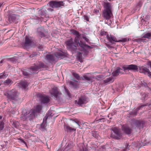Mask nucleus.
I'll use <instances>...</instances> for the list:
<instances>
[{
  "label": "nucleus",
  "instance_id": "1",
  "mask_svg": "<svg viewBox=\"0 0 151 151\" xmlns=\"http://www.w3.org/2000/svg\"><path fill=\"white\" fill-rule=\"evenodd\" d=\"M46 66L44 64L40 63L31 66L29 70H24L22 71V73L24 76L26 78L28 77L32 73H38L39 70L46 68Z\"/></svg>",
  "mask_w": 151,
  "mask_h": 151
},
{
  "label": "nucleus",
  "instance_id": "2",
  "mask_svg": "<svg viewBox=\"0 0 151 151\" xmlns=\"http://www.w3.org/2000/svg\"><path fill=\"white\" fill-rule=\"evenodd\" d=\"M4 94L8 101H17L20 99L19 96V93L15 89L8 90Z\"/></svg>",
  "mask_w": 151,
  "mask_h": 151
},
{
  "label": "nucleus",
  "instance_id": "3",
  "mask_svg": "<svg viewBox=\"0 0 151 151\" xmlns=\"http://www.w3.org/2000/svg\"><path fill=\"white\" fill-rule=\"evenodd\" d=\"M37 115L35 111L31 109L30 111L25 110L23 111V114L21 115V118L23 120L27 119L29 120L33 119Z\"/></svg>",
  "mask_w": 151,
  "mask_h": 151
},
{
  "label": "nucleus",
  "instance_id": "4",
  "mask_svg": "<svg viewBox=\"0 0 151 151\" xmlns=\"http://www.w3.org/2000/svg\"><path fill=\"white\" fill-rule=\"evenodd\" d=\"M78 42V41H76L75 39L74 41H73V39L71 38L65 42L68 48L71 50L73 53L75 52H76L77 49L76 44H77V42Z\"/></svg>",
  "mask_w": 151,
  "mask_h": 151
},
{
  "label": "nucleus",
  "instance_id": "5",
  "mask_svg": "<svg viewBox=\"0 0 151 151\" xmlns=\"http://www.w3.org/2000/svg\"><path fill=\"white\" fill-rule=\"evenodd\" d=\"M113 131L111 134L110 137L112 138L116 139H120L122 135L120 129L117 127H114L111 129Z\"/></svg>",
  "mask_w": 151,
  "mask_h": 151
},
{
  "label": "nucleus",
  "instance_id": "6",
  "mask_svg": "<svg viewBox=\"0 0 151 151\" xmlns=\"http://www.w3.org/2000/svg\"><path fill=\"white\" fill-rule=\"evenodd\" d=\"M49 6L52 8H58L62 7L64 6L65 3L62 1H57L51 0L49 3Z\"/></svg>",
  "mask_w": 151,
  "mask_h": 151
},
{
  "label": "nucleus",
  "instance_id": "7",
  "mask_svg": "<svg viewBox=\"0 0 151 151\" xmlns=\"http://www.w3.org/2000/svg\"><path fill=\"white\" fill-rule=\"evenodd\" d=\"M37 97L42 104H47L50 101L49 97L44 96L40 93L38 94L37 95Z\"/></svg>",
  "mask_w": 151,
  "mask_h": 151
},
{
  "label": "nucleus",
  "instance_id": "8",
  "mask_svg": "<svg viewBox=\"0 0 151 151\" xmlns=\"http://www.w3.org/2000/svg\"><path fill=\"white\" fill-rule=\"evenodd\" d=\"M122 68L123 69V71L125 72L127 70L132 71L134 72L137 71L138 70V67L137 65L133 64L124 65L123 67Z\"/></svg>",
  "mask_w": 151,
  "mask_h": 151
},
{
  "label": "nucleus",
  "instance_id": "9",
  "mask_svg": "<svg viewBox=\"0 0 151 151\" xmlns=\"http://www.w3.org/2000/svg\"><path fill=\"white\" fill-rule=\"evenodd\" d=\"M50 95L52 97H54L56 99L59 98L61 93L58 91L56 87L52 88L50 91Z\"/></svg>",
  "mask_w": 151,
  "mask_h": 151
},
{
  "label": "nucleus",
  "instance_id": "10",
  "mask_svg": "<svg viewBox=\"0 0 151 151\" xmlns=\"http://www.w3.org/2000/svg\"><path fill=\"white\" fill-rule=\"evenodd\" d=\"M139 72L145 74H147L151 78V72L148 69L144 66L139 67Z\"/></svg>",
  "mask_w": 151,
  "mask_h": 151
},
{
  "label": "nucleus",
  "instance_id": "11",
  "mask_svg": "<svg viewBox=\"0 0 151 151\" xmlns=\"http://www.w3.org/2000/svg\"><path fill=\"white\" fill-rule=\"evenodd\" d=\"M87 102V100L86 98L83 96L80 97L78 102L77 101H75V103H77L79 106H81L82 105L86 104Z\"/></svg>",
  "mask_w": 151,
  "mask_h": 151
},
{
  "label": "nucleus",
  "instance_id": "12",
  "mask_svg": "<svg viewBox=\"0 0 151 151\" xmlns=\"http://www.w3.org/2000/svg\"><path fill=\"white\" fill-rule=\"evenodd\" d=\"M123 69H122L119 67H117L115 70L112 73V75L114 77H116L119 75L120 74H123Z\"/></svg>",
  "mask_w": 151,
  "mask_h": 151
},
{
  "label": "nucleus",
  "instance_id": "13",
  "mask_svg": "<svg viewBox=\"0 0 151 151\" xmlns=\"http://www.w3.org/2000/svg\"><path fill=\"white\" fill-rule=\"evenodd\" d=\"M134 124L136 127L139 129L143 128L145 124L144 122L143 121L137 120L134 121Z\"/></svg>",
  "mask_w": 151,
  "mask_h": 151
},
{
  "label": "nucleus",
  "instance_id": "14",
  "mask_svg": "<svg viewBox=\"0 0 151 151\" xmlns=\"http://www.w3.org/2000/svg\"><path fill=\"white\" fill-rule=\"evenodd\" d=\"M112 15L111 11L104 10L103 16L106 20L109 19Z\"/></svg>",
  "mask_w": 151,
  "mask_h": 151
},
{
  "label": "nucleus",
  "instance_id": "15",
  "mask_svg": "<svg viewBox=\"0 0 151 151\" xmlns=\"http://www.w3.org/2000/svg\"><path fill=\"white\" fill-rule=\"evenodd\" d=\"M151 37V33L147 32L143 33L142 35V37L139 39V40L143 42H145V40L144 38L150 39Z\"/></svg>",
  "mask_w": 151,
  "mask_h": 151
},
{
  "label": "nucleus",
  "instance_id": "16",
  "mask_svg": "<svg viewBox=\"0 0 151 151\" xmlns=\"http://www.w3.org/2000/svg\"><path fill=\"white\" fill-rule=\"evenodd\" d=\"M122 129L124 132L128 135L130 134L132 131V129L127 125H123L122 127Z\"/></svg>",
  "mask_w": 151,
  "mask_h": 151
},
{
  "label": "nucleus",
  "instance_id": "17",
  "mask_svg": "<svg viewBox=\"0 0 151 151\" xmlns=\"http://www.w3.org/2000/svg\"><path fill=\"white\" fill-rule=\"evenodd\" d=\"M31 40L30 38L29 37L26 36L25 39V42L24 44V47L26 48H27L31 45Z\"/></svg>",
  "mask_w": 151,
  "mask_h": 151
},
{
  "label": "nucleus",
  "instance_id": "18",
  "mask_svg": "<svg viewBox=\"0 0 151 151\" xmlns=\"http://www.w3.org/2000/svg\"><path fill=\"white\" fill-rule=\"evenodd\" d=\"M106 38L110 42L112 43V41L118 42V40L116 38L113 36H111V35H106Z\"/></svg>",
  "mask_w": 151,
  "mask_h": 151
},
{
  "label": "nucleus",
  "instance_id": "19",
  "mask_svg": "<svg viewBox=\"0 0 151 151\" xmlns=\"http://www.w3.org/2000/svg\"><path fill=\"white\" fill-rule=\"evenodd\" d=\"M45 59L49 63H52L55 60L54 56L52 55H47L45 57Z\"/></svg>",
  "mask_w": 151,
  "mask_h": 151
},
{
  "label": "nucleus",
  "instance_id": "20",
  "mask_svg": "<svg viewBox=\"0 0 151 151\" xmlns=\"http://www.w3.org/2000/svg\"><path fill=\"white\" fill-rule=\"evenodd\" d=\"M104 10L111 11V4L109 2H105L104 4Z\"/></svg>",
  "mask_w": 151,
  "mask_h": 151
},
{
  "label": "nucleus",
  "instance_id": "21",
  "mask_svg": "<svg viewBox=\"0 0 151 151\" xmlns=\"http://www.w3.org/2000/svg\"><path fill=\"white\" fill-rule=\"evenodd\" d=\"M79 38L78 39V42H77V44H76V47L79 46L83 49H84L85 48H86V44L85 43L82 41H79Z\"/></svg>",
  "mask_w": 151,
  "mask_h": 151
},
{
  "label": "nucleus",
  "instance_id": "22",
  "mask_svg": "<svg viewBox=\"0 0 151 151\" xmlns=\"http://www.w3.org/2000/svg\"><path fill=\"white\" fill-rule=\"evenodd\" d=\"M16 19V16L14 14H12L9 16L8 20L9 22L12 23L14 22Z\"/></svg>",
  "mask_w": 151,
  "mask_h": 151
},
{
  "label": "nucleus",
  "instance_id": "23",
  "mask_svg": "<svg viewBox=\"0 0 151 151\" xmlns=\"http://www.w3.org/2000/svg\"><path fill=\"white\" fill-rule=\"evenodd\" d=\"M46 10H40L38 12L39 15L41 16V18H44L46 16Z\"/></svg>",
  "mask_w": 151,
  "mask_h": 151
},
{
  "label": "nucleus",
  "instance_id": "24",
  "mask_svg": "<svg viewBox=\"0 0 151 151\" xmlns=\"http://www.w3.org/2000/svg\"><path fill=\"white\" fill-rule=\"evenodd\" d=\"M72 33L76 36L74 39L76 41H78V39L80 38L81 35L79 32L75 30H73L72 31Z\"/></svg>",
  "mask_w": 151,
  "mask_h": 151
},
{
  "label": "nucleus",
  "instance_id": "25",
  "mask_svg": "<svg viewBox=\"0 0 151 151\" xmlns=\"http://www.w3.org/2000/svg\"><path fill=\"white\" fill-rule=\"evenodd\" d=\"M78 82L75 80H73V81H70L69 82L70 85L74 88H76L78 87Z\"/></svg>",
  "mask_w": 151,
  "mask_h": 151
},
{
  "label": "nucleus",
  "instance_id": "26",
  "mask_svg": "<svg viewBox=\"0 0 151 151\" xmlns=\"http://www.w3.org/2000/svg\"><path fill=\"white\" fill-rule=\"evenodd\" d=\"M20 85L23 89H25L28 86L27 83L26 81H23L20 83Z\"/></svg>",
  "mask_w": 151,
  "mask_h": 151
},
{
  "label": "nucleus",
  "instance_id": "27",
  "mask_svg": "<svg viewBox=\"0 0 151 151\" xmlns=\"http://www.w3.org/2000/svg\"><path fill=\"white\" fill-rule=\"evenodd\" d=\"M55 55L57 58L61 59L63 58L64 55L61 52H55Z\"/></svg>",
  "mask_w": 151,
  "mask_h": 151
},
{
  "label": "nucleus",
  "instance_id": "28",
  "mask_svg": "<svg viewBox=\"0 0 151 151\" xmlns=\"http://www.w3.org/2000/svg\"><path fill=\"white\" fill-rule=\"evenodd\" d=\"M65 129V130L67 131H70L72 132V131H76V129L74 128H72L69 126L67 125H65L64 126Z\"/></svg>",
  "mask_w": 151,
  "mask_h": 151
},
{
  "label": "nucleus",
  "instance_id": "29",
  "mask_svg": "<svg viewBox=\"0 0 151 151\" xmlns=\"http://www.w3.org/2000/svg\"><path fill=\"white\" fill-rule=\"evenodd\" d=\"M114 81V79L112 77H110L104 80L103 82L104 83L107 84L108 83H112Z\"/></svg>",
  "mask_w": 151,
  "mask_h": 151
},
{
  "label": "nucleus",
  "instance_id": "30",
  "mask_svg": "<svg viewBox=\"0 0 151 151\" xmlns=\"http://www.w3.org/2000/svg\"><path fill=\"white\" fill-rule=\"evenodd\" d=\"M48 118V116H46L45 117V118L43 119V122L42 124H41V127L42 129H44L46 127V120Z\"/></svg>",
  "mask_w": 151,
  "mask_h": 151
},
{
  "label": "nucleus",
  "instance_id": "31",
  "mask_svg": "<svg viewBox=\"0 0 151 151\" xmlns=\"http://www.w3.org/2000/svg\"><path fill=\"white\" fill-rule=\"evenodd\" d=\"M82 79L83 80L91 81V82H92V77L91 76L88 77L86 75H84L82 77Z\"/></svg>",
  "mask_w": 151,
  "mask_h": 151
},
{
  "label": "nucleus",
  "instance_id": "32",
  "mask_svg": "<svg viewBox=\"0 0 151 151\" xmlns=\"http://www.w3.org/2000/svg\"><path fill=\"white\" fill-rule=\"evenodd\" d=\"M42 106L41 105H37L35 107V109L33 110L35 111V112L37 114V113L40 112L42 109Z\"/></svg>",
  "mask_w": 151,
  "mask_h": 151
},
{
  "label": "nucleus",
  "instance_id": "33",
  "mask_svg": "<svg viewBox=\"0 0 151 151\" xmlns=\"http://www.w3.org/2000/svg\"><path fill=\"white\" fill-rule=\"evenodd\" d=\"M8 76V74L6 72H4L3 73L0 74V79L5 78Z\"/></svg>",
  "mask_w": 151,
  "mask_h": 151
},
{
  "label": "nucleus",
  "instance_id": "34",
  "mask_svg": "<svg viewBox=\"0 0 151 151\" xmlns=\"http://www.w3.org/2000/svg\"><path fill=\"white\" fill-rule=\"evenodd\" d=\"M73 76L77 80H79L80 77L78 74L76 73H72Z\"/></svg>",
  "mask_w": 151,
  "mask_h": 151
},
{
  "label": "nucleus",
  "instance_id": "35",
  "mask_svg": "<svg viewBox=\"0 0 151 151\" xmlns=\"http://www.w3.org/2000/svg\"><path fill=\"white\" fill-rule=\"evenodd\" d=\"M5 83L6 85H9L12 83V82L10 79H8L6 81Z\"/></svg>",
  "mask_w": 151,
  "mask_h": 151
},
{
  "label": "nucleus",
  "instance_id": "36",
  "mask_svg": "<svg viewBox=\"0 0 151 151\" xmlns=\"http://www.w3.org/2000/svg\"><path fill=\"white\" fill-rule=\"evenodd\" d=\"M65 93H66L68 97L69 98H70L71 97V95L70 92H69L68 90L66 89V88H65Z\"/></svg>",
  "mask_w": 151,
  "mask_h": 151
},
{
  "label": "nucleus",
  "instance_id": "37",
  "mask_svg": "<svg viewBox=\"0 0 151 151\" xmlns=\"http://www.w3.org/2000/svg\"><path fill=\"white\" fill-rule=\"evenodd\" d=\"M37 33L39 36H40V37H45V35L44 33L40 31H39V30H38L37 31Z\"/></svg>",
  "mask_w": 151,
  "mask_h": 151
},
{
  "label": "nucleus",
  "instance_id": "38",
  "mask_svg": "<svg viewBox=\"0 0 151 151\" xmlns=\"http://www.w3.org/2000/svg\"><path fill=\"white\" fill-rule=\"evenodd\" d=\"M140 84L141 86H142L146 87L147 86V84L145 82L143 81H141L140 82Z\"/></svg>",
  "mask_w": 151,
  "mask_h": 151
},
{
  "label": "nucleus",
  "instance_id": "39",
  "mask_svg": "<svg viewBox=\"0 0 151 151\" xmlns=\"http://www.w3.org/2000/svg\"><path fill=\"white\" fill-rule=\"evenodd\" d=\"M147 104H145L144 105H141L139 106L137 109L136 110L137 111H138L139 110L141 109L142 108L144 107L145 106H147Z\"/></svg>",
  "mask_w": 151,
  "mask_h": 151
},
{
  "label": "nucleus",
  "instance_id": "40",
  "mask_svg": "<svg viewBox=\"0 0 151 151\" xmlns=\"http://www.w3.org/2000/svg\"><path fill=\"white\" fill-rule=\"evenodd\" d=\"M4 124L3 121H1L0 122V130H2L4 127Z\"/></svg>",
  "mask_w": 151,
  "mask_h": 151
},
{
  "label": "nucleus",
  "instance_id": "41",
  "mask_svg": "<svg viewBox=\"0 0 151 151\" xmlns=\"http://www.w3.org/2000/svg\"><path fill=\"white\" fill-rule=\"evenodd\" d=\"M82 38L84 39L88 43H89V39L87 38L86 36L85 35H83L82 36Z\"/></svg>",
  "mask_w": 151,
  "mask_h": 151
},
{
  "label": "nucleus",
  "instance_id": "42",
  "mask_svg": "<svg viewBox=\"0 0 151 151\" xmlns=\"http://www.w3.org/2000/svg\"><path fill=\"white\" fill-rule=\"evenodd\" d=\"M127 40V38H123L121 40H118V42H126Z\"/></svg>",
  "mask_w": 151,
  "mask_h": 151
},
{
  "label": "nucleus",
  "instance_id": "43",
  "mask_svg": "<svg viewBox=\"0 0 151 151\" xmlns=\"http://www.w3.org/2000/svg\"><path fill=\"white\" fill-rule=\"evenodd\" d=\"M37 54V53L35 52H33L30 56H29V57L30 58H32L34 57L35 56H36Z\"/></svg>",
  "mask_w": 151,
  "mask_h": 151
},
{
  "label": "nucleus",
  "instance_id": "44",
  "mask_svg": "<svg viewBox=\"0 0 151 151\" xmlns=\"http://www.w3.org/2000/svg\"><path fill=\"white\" fill-rule=\"evenodd\" d=\"M84 19L86 21L89 22V17L87 15H85L83 16Z\"/></svg>",
  "mask_w": 151,
  "mask_h": 151
},
{
  "label": "nucleus",
  "instance_id": "45",
  "mask_svg": "<svg viewBox=\"0 0 151 151\" xmlns=\"http://www.w3.org/2000/svg\"><path fill=\"white\" fill-rule=\"evenodd\" d=\"M78 58L79 60H80L82 58V53L80 52H78Z\"/></svg>",
  "mask_w": 151,
  "mask_h": 151
},
{
  "label": "nucleus",
  "instance_id": "46",
  "mask_svg": "<svg viewBox=\"0 0 151 151\" xmlns=\"http://www.w3.org/2000/svg\"><path fill=\"white\" fill-rule=\"evenodd\" d=\"M107 32L105 31H101V35L104 36L106 35Z\"/></svg>",
  "mask_w": 151,
  "mask_h": 151
},
{
  "label": "nucleus",
  "instance_id": "47",
  "mask_svg": "<svg viewBox=\"0 0 151 151\" xmlns=\"http://www.w3.org/2000/svg\"><path fill=\"white\" fill-rule=\"evenodd\" d=\"M73 121L78 125L79 127H80V125H79V122L78 121L77 119H75V120Z\"/></svg>",
  "mask_w": 151,
  "mask_h": 151
},
{
  "label": "nucleus",
  "instance_id": "48",
  "mask_svg": "<svg viewBox=\"0 0 151 151\" xmlns=\"http://www.w3.org/2000/svg\"><path fill=\"white\" fill-rule=\"evenodd\" d=\"M97 133L96 132H94L93 133V135L94 137L96 138L97 137Z\"/></svg>",
  "mask_w": 151,
  "mask_h": 151
},
{
  "label": "nucleus",
  "instance_id": "49",
  "mask_svg": "<svg viewBox=\"0 0 151 151\" xmlns=\"http://www.w3.org/2000/svg\"><path fill=\"white\" fill-rule=\"evenodd\" d=\"M93 12L95 13H96L97 14L99 13V10L97 9H94L93 11Z\"/></svg>",
  "mask_w": 151,
  "mask_h": 151
},
{
  "label": "nucleus",
  "instance_id": "50",
  "mask_svg": "<svg viewBox=\"0 0 151 151\" xmlns=\"http://www.w3.org/2000/svg\"><path fill=\"white\" fill-rule=\"evenodd\" d=\"M43 46H42V45H40L39 46V50H43Z\"/></svg>",
  "mask_w": 151,
  "mask_h": 151
},
{
  "label": "nucleus",
  "instance_id": "51",
  "mask_svg": "<svg viewBox=\"0 0 151 151\" xmlns=\"http://www.w3.org/2000/svg\"><path fill=\"white\" fill-rule=\"evenodd\" d=\"M102 78V76L100 75H98L96 76V79H97L98 78Z\"/></svg>",
  "mask_w": 151,
  "mask_h": 151
},
{
  "label": "nucleus",
  "instance_id": "52",
  "mask_svg": "<svg viewBox=\"0 0 151 151\" xmlns=\"http://www.w3.org/2000/svg\"><path fill=\"white\" fill-rule=\"evenodd\" d=\"M147 65L148 66H149L150 67H151V61H149L147 63Z\"/></svg>",
  "mask_w": 151,
  "mask_h": 151
},
{
  "label": "nucleus",
  "instance_id": "53",
  "mask_svg": "<svg viewBox=\"0 0 151 151\" xmlns=\"http://www.w3.org/2000/svg\"><path fill=\"white\" fill-rule=\"evenodd\" d=\"M20 141L21 142H22L23 143H24L26 145V142L22 139H20Z\"/></svg>",
  "mask_w": 151,
  "mask_h": 151
},
{
  "label": "nucleus",
  "instance_id": "54",
  "mask_svg": "<svg viewBox=\"0 0 151 151\" xmlns=\"http://www.w3.org/2000/svg\"><path fill=\"white\" fill-rule=\"evenodd\" d=\"M86 47H87L89 49H91L92 48V47H91L90 46H89L86 44Z\"/></svg>",
  "mask_w": 151,
  "mask_h": 151
},
{
  "label": "nucleus",
  "instance_id": "55",
  "mask_svg": "<svg viewBox=\"0 0 151 151\" xmlns=\"http://www.w3.org/2000/svg\"><path fill=\"white\" fill-rule=\"evenodd\" d=\"M47 10L49 11H53V9L51 8H49L47 9Z\"/></svg>",
  "mask_w": 151,
  "mask_h": 151
},
{
  "label": "nucleus",
  "instance_id": "56",
  "mask_svg": "<svg viewBox=\"0 0 151 151\" xmlns=\"http://www.w3.org/2000/svg\"><path fill=\"white\" fill-rule=\"evenodd\" d=\"M87 149L86 148H85L84 149L83 148L82 150L81 151H87Z\"/></svg>",
  "mask_w": 151,
  "mask_h": 151
},
{
  "label": "nucleus",
  "instance_id": "57",
  "mask_svg": "<svg viewBox=\"0 0 151 151\" xmlns=\"http://www.w3.org/2000/svg\"><path fill=\"white\" fill-rule=\"evenodd\" d=\"M132 113L134 115H136L137 113L136 112H134L133 111H132Z\"/></svg>",
  "mask_w": 151,
  "mask_h": 151
},
{
  "label": "nucleus",
  "instance_id": "58",
  "mask_svg": "<svg viewBox=\"0 0 151 151\" xmlns=\"http://www.w3.org/2000/svg\"><path fill=\"white\" fill-rule=\"evenodd\" d=\"M2 118V117L0 115V119H1Z\"/></svg>",
  "mask_w": 151,
  "mask_h": 151
},
{
  "label": "nucleus",
  "instance_id": "59",
  "mask_svg": "<svg viewBox=\"0 0 151 151\" xmlns=\"http://www.w3.org/2000/svg\"><path fill=\"white\" fill-rule=\"evenodd\" d=\"M126 149H126L124 150H123V151H126Z\"/></svg>",
  "mask_w": 151,
  "mask_h": 151
},
{
  "label": "nucleus",
  "instance_id": "60",
  "mask_svg": "<svg viewBox=\"0 0 151 151\" xmlns=\"http://www.w3.org/2000/svg\"><path fill=\"white\" fill-rule=\"evenodd\" d=\"M1 82H0V86L1 85Z\"/></svg>",
  "mask_w": 151,
  "mask_h": 151
},
{
  "label": "nucleus",
  "instance_id": "61",
  "mask_svg": "<svg viewBox=\"0 0 151 151\" xmlns=\"http://www.w3.org/2000/svg\"><path fill=\"white\" fill-rule=\"evenodd\" d=\"M150 106H151V104H149V106L150 107Z\"/></svg>",
  "mask_w": 151,
  "mask_h": 151
},
{
  "label": "nucleus",
  "instance_id": "62",
  "mask_svg": "<svg viewBox=\"0 0 151 151\" xmlns=\"http://www.w3.org/2000/svg\"><path fill=\"white\" fill-rule=\"evenodd\" d=\"M141 5H141L139 6H141Z\"/></svg>",
  "mask_w": 151,
  "mask_h": 151
}]
</instances>
